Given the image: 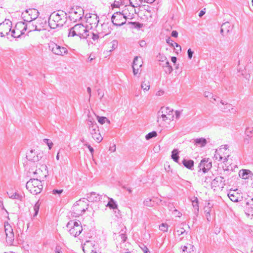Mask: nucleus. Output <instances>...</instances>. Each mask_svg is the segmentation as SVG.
<instances>
[{
  "instance_id": "nucleus-47",
  "label": "nucleus",
  "mask_w": 253,
  "mask_h": 253,
  "mask_svg": "<svg viewBox=\"0 0 253 253\" xmlns=\"http://www.w3.org/2000/svg\"><path fill=\"white\" fill-rule=\"evenodd\" d=\"M43 142L48 145L49 149L50 150L53 145V143L49 139L47 138L44 139Z\"/></svg>"
},
{
  "instance_id": "nucleus-3",
  "label": "nucleus",
  "mask_w": 253,
  "mask_h": 253,
  "mask_svg": "<svg viewBox=\"0 0 253 253\" xmlns=\"http://www.w3.org/2000/svg\"><path fill=\"white\" fill-rule=\"evenodd\" d=\"M84 198L81 199L75 202L72 208V215L78 217L88 209L89 204L84 201Z\"/></svg>"
},
{
  "instance_id": "nucleus-56",
  "label": "nucleus",
  "mask_w": 253,
  "mask_h": 253,
  "mask_svg": "<svg viewBox=\"0 0 253 253\" xmlns=\"http://www.w3.org/2000/svg\"><path fill=\"white\" fill-rule=\"evenodd\" d=\"M252 130H251V128H247L246 129L245 133L247 135V136L250 137H251V134L252 133Z\"/></svg>"
},
{
  "instance_id": "nucleus-64",
  "label": "nucleus",
  "mask_w": 253,
  "mask_h": 253,
  "mask_svg": "<svg viewBox=\"0 0 253 253\" xmlns=\"http://www.w3.org/2000/svg\"><path fill=\"white\" fill-rule=\"evenodd\" d=\"M177 232L178 233L179 235H180L183 234L184 232H185V230H184L183 228H181V229L177 230Z\"/></svg>"
},
{
  "instance_id": "nucleus-12",
  "label": "nucleus",
  "mask_w": 253,
  "mask_h": 253,
  "mask_svg": "<svg viewBox=\"0 0 253 253\" xmlns=\"http://www.w3.org/2000/svg\"><path fill=\"white\" fill-rule=\"evenodd\" d=\"M200 170H202L204 173L207 172L211 168V161L210 159H203L199 165Z\"/></svg>"
},
{
  "instance_id": "nucleus-26",
  "label": "nucleus",
  "mask_w": 253,
  "mask_h": 253,
  "mask_svg": "<svg viewBox=\"0 0 253 253\" xmlns=\"http://www.w3.org/2000/svg\"><path fill=\"white\" fill-rule=\"evenodd\" d=\"M7 194L10 198L12 199H16L21 201H22L24 197L22 194H20L16 192L13 193H9L7 192Z\"/></svg>"
},
{
  "instance_id": "nucleus-45",
  "label": "nucleus",
  "mask_w": 253,
  "mask_h": 253,
  "mask_svg": "<svg viewBox=\"0 0 253 253\" xmlns=\"http://www.w3.org/2000/svg\"><path fill=\"white\" fill-rule=\"evenodd\" d=\"M133 74L135 76L139 77L140 75L141 70L139 68H132Z\"/></svg>"
},
{
  "instance_id": "nucleus-62",
  "label": "nucleus",
  "mask_w": 253,
  "mask_h": 253,
  "mask_svg": "<svg viewBox=\"0 0 253 253\" xmlns=\"http://www.w3.org/2000/svg\"><path fill=\"white\" fill-rule=\"evenodd\" d=\"M140 1V2L141 3L142 1H144L145 2H146V3H153V2H154V1L155 0H139Z\"/></svg>"
},
{
  "instance_id": "nucleus-52",
  "label": "nucleus",
  "mask_w": 253,
  "mask_h": 253,
  "mask_svg": "<svg viewBox=\"0 0 253 253\" xmlns=\"http://www.w3.org/2000/svg\"><path fill=\"white\" fill-rule=\"evenodd\" d=\"M194 52L190 49H188L187 50L188 57L189 59H191L192 57Z\"/></svg>"
},
{
  "instance_id": "nucleus-60",
  "label": "nucleus",
  "mask_w": 253,
  "mask_h": 253,
  "mask_svg": "<svg viewBox=\"0 0 253 253\" xmlns=\"http://www.w3.org/2000/svg\"><path fill=\"white\" fill-rule=\"evenodd\" d=\"M178 32L176 31H172L171 34V36L174 38H177L178 36Z\"/></svg>"
},
{
  "instance_id": "nucleus-4",
  "label": "nucleus",
  "mask_w": 253,
  "mask_h": 253,
  "mask_svg": "<svg viewBox=\"0 0 253 253\" xmlns=\"http://www.w3.org/2000/svg\"><path fill=\"white\" fill-rule=\"evenodd\" d=\"M63 14V11H61L60 13L55 11L52 13L48 19V25L51 29H54L57 27L63 26L65 23L62 18Z\"/></svg>"
},
{
  "instance_id": "nucleus-36",
  "label": "nucleus",
  "mask_w": 253,
  "mask_h": 253,
  "mask_svg": "<svg viewBox=\"0 0 253 253\" xmlns=\"http://www.w3.org/2000/svg\"><path fill=\"white\" fill-rule=\"evenodd\" d=\"M97 119L98 123L101 125L104 124L105 122L109 124L110 123V120L105 117H100L98 116H97Z\"/></svg>"
},
{
  "instance_id": "nucleus-21",
  "label": "nucleus",
  "mask_w": 253,
  "mask_h": 253,
  "mask_svg": "<svg viewBox=\"0 0 253 253\" xmlns=\"http://www.w3.org/2000/svg\"><path fill=\"white\" fill-rule=\"evenodd\" d=\"M169 110V107H161V109L158 112V119L160 118H162L164 121H166L168 120V117L167 116V114H165V112H167V111Z\"/></svg>"
},
{
  "instance_id": "nucleus-40",
  "label": "nucleus",
  "mask_w": 253,
  "mask_h": 253,
  "mask_svg": "<svg viewBox=\"0 0 253 253\" xmlns=\"http://www.w3.org/2000/svg\"><path fill=\"white\" fill-rule=\"evenodd\" d=\"M4 231L5 235H7L8 233H10L11 232H13V229L11 226L7 223L6 224L4 225Z\"/></svg>"
},
{
  "instance_id": "nucleus-25",
  "label": "nucleus",
  "mask_w": 253,
  "mask_h": 253,
  "mask_svg": "<svg viewBox=\"0 0 253 253\" xmlns=\"http://www.w3.org/2000/svg\"><path fill=\"white\" fill-rule=\"evenodd\" d=\"M107 198L109 199V201L106 206L109 207L111 209L117 210L118 211H119V210L118 209V205L114 200L113 198H109V197H107Z\"/></svg>"
},
{
  "instance_id": "nucleus-23",
  "label": "nucleus",
  "mask_w": 253,
  "mask_h": 253,
  "mask_svg": "<svg viewBox=\"0 0 253 253\" xmlns=\"http://www.w3.org/2000/svg\"><path fill=\"white\" fill-rule=\"evenodd\" d=\"M143 64L142 60L140 59V57L135 56L133 59L132 63V68H141Z\"/></svg>"
},
{
  "instance_id": "nucleus-49",
  "label": "nucleus",
  "mask_w": 253,
  "mask_h": 253,
  "mask_svg": "<svg viewBox=\"0 0 253 253\" xmlns=\"http://www.w3.org/2000/svg\"><path fill=\"white\" fill-rule=\"evenodd\" d=\"M173 41L169 37L167 38L166 42L168 43L171 47H174L173 45Z\"/></svg>"
},
{
  "instance_id": "nucleus-19",
  "label": "nucleus",
  "mask_w": 253,
  "mask_h": 253,
  "mask_svg": "<svg viewBox=\"0 0 253 253\" xmlns=\"http://www.w3.org/2000/svg\"><path fill=\"white\" fill-rule=\"evenodd\" d=\"M38 15H37L36 17H34V18H31V20L28 21V20H26V22H28V24H26L24 28L23 29V31H26L27 29H29V32H29H31L32 31H34V29H35V25L36 24H34L33 23H32V21L34 20H35L37 17H38ZM25 21H26V20H24Z\"/></svg>"
},
{
  "instance_id": "nucleus-10",
  "label": "nucleus",
  "mask_w": 253,
  "mask_h": 253,
  "mask_svg": "<svg viewBox=\"0 0 253 253\" xmlns=\"http://www.w3.org/2000/svg\"><path fill=\"white\" fill-rule=\"evenodd\" d=\"M86 23L90 25V28H96L98 24L99 17L96 14L87 13L85 16Z\"/></svg>"
},
{
  "instance_id": "nucleus-53",
  "label": "nucleus",
  "mask_w": 253,
  "mask_h": 253,
  "mask_svg": "<svg viewBox=\"0 0 253 253\" xmlns=\"http://www.w3.org/2000/svg\"><path fill=\"white\" fill-rule=\"evenodd\" d=\"M63 190L62 189H61V190L54 189L52 191V193L54 195H56V194L60 195L63 192Z\"/></svg>"
},
{
  "instance_id": "nucleus-1",
  "label": "nucleus",
  "mask_w": 253,
  "mask_h": 253,
  "mask_svg": "<svg viewBox=\"0 0 253 253\" xmlns=\"http://www.w3.org/2000/svg\"><path fill=\"white\" fill-rule=\"evenodd\" d=\"M75 36H78L81 39H87L89 36V32L82 24H77L69 29L68 37Z\"/></svg>"
},
{
  "instance_id": "nucleus-51",
  "label": "nucleus",
  "mask_w": 253,
  "mask_h": 253,
  "mask_svg": "<svg viewBox=\"0 0 253 253\" xmlns=\"http://www.w3.org/2000/svg\"><path fill=\"white\" fill-rule=\"evenodd\" d=\"M84 145L88 148L90 152L92 154L94 152V149L87 143L84 144Z\"/></svg>"
},
{
  "instance_id": "nucleus-58",
  "label": "nucleus",
  "mask_w": 253,
  "mask_h": 253,
  "mask_svg": "<svg viewBox=\"0 0 253 253\" xmlns=\"http://www.w3.org/2000/svg\"><path fill=\"white\" fill-rule=\"evenodd\" d=\"M237 112L236 109L234 108L232 106L231 108H230V111H229L228 113H230L231 114H233V115L236 114Z\"/></svg>"
},
{
  "instance_id": "nucleus-7",
  "label": "nucleus",
  "mask_w": 253,
  "mask_h": 253,
  "mask_svg": "<svg viewBox=\"0 0 253 253\" xmlns=\"http://www.w3.org/2000/svg\"><path fill=\"white\" fill-rule=\"evenodd\" d=\"M126 16L121 12H116L111 17V21L113 25L121 26L126 23Z\"/></svg>"
},
{
  "instance_id": "nucleus-16",
  "label": "nucleus",
  "mask_w": 253,
  "mask_h": 253,
  "mask_svg": "<svg viewBox=\"0 0 253 253\" xmlns=\"http://www.w3.org/2000/svg\"><path fill=\"white\" fill-rule=\"evenodd\" d=\"M102 195L97 194L94 192H92L87 194L86 199L90 202H98L102 199Z\"/></svg>"
},
{
  "instance_id": "nucleus-20",
  "label": "nucleus",
  "mask_w": 253,
  "mask_h": 253,
  "mask_svg": "<svg viewBox=\"0 0 253 253\" xmlns=\"http://www.w3.org/2000/svg\"><path fill=\"white\" fill-rule=\"evenodd\" d=\"M181 165L182 164L185 168L190 170H193L194 162L192 160H188L186 159H183L182 161Z\"/></svg>"
},
{
  "instance_id": "nucleus-33",
  "label": "nucleus",
  "mask_w": 253,
  "mask_h": 253,
  "mask_svg": "<svg viewBox=\"0 0 253 253\" xmlns=\"http://www.w3.org/2000/svg\"><path fill=\"white\" fill-rule=\"evenodd\" d=\"M24 31L22 30V31L17 30L16 32L15 29H13L11 31V36L14 38H19L24 33Z\"/></svg>"
},
{
  "instance_id": "nucleus-6",
  "label": "nucleus",
  "mask_w": 253,
  "mask_h": 253,
  "mask_svg": "<svg viewBox=\"0 0 253 253\" xmlns=\"http://www.w3.org/2000/svg\"><path fill=\"white\" fill-rule=\"evenodd\" d=\"M69 16L71 21L76 22L77 21L81 20L84 16V10L81 6H76L75 7H71L69 11Z\"/></svg>"
},
{
  "instance_id": "nucleus-30",
  "label": "nucleus",
  "mask_w": 253,
  "mask_h": 253,
  "mask_svg": "<svg viewBox=\"0 0 253 253\" xmlns=\"http://www.w3.org/2000/svg\"><path fill=\"white\" fill-rule=\"evenodd\" d=\"M87 38L91 39L94 42H98L99 39H102L103 38L100 37V34L95 31V32H89V36Z\"/></svg>"
},
{
  "instance_id": "nucleus-24",
  "label": "nucleus",
  "mask_w": 253,
  "mask_h": 253,
  "mask_svg": "<svg viewBox=\"0 0 253 253\" xmlns=\"http://www.w3.org/2000/svg\"><path fill=\"white\" fill-rule=\"evenodd\" d=\"M171 157L173 161L178 163L179 165H181V163L179 162V151L177 149H174L172 151Z\"/></svg>"
},
{
  "instance_id": "nucleus-44",
  "label": "nucleus",
  "mask_w": 253,
  "mask_h": 253,
  "mask_svg": "<svg viewBox=\"0 0 253 253\" xmlns=\"http://www.w3.org/2000/svg\"><path fill=\"white\" fill-rule=\"evenodd\" d=\"M159 229L161 231L167 232L168 230V225L167 223H162L159 226Z\"/></svg>"
},
{
  "instance_id": "nucleus-38",
  "label": "nucleus",
  "mask_w": 253,
  "mask_h": 253,
  "mask_svg": "<svg viewBox=\"0 0 253 253\" xmlns=\"http://www.w3.org/2000/svg\"><path fill=\"white\" fill-rule=\"evenodd\" d=\"M129 24L131 25L133 28L139 29L143 27V24L138 22H130Z\"/></svg>"
},
{
  "instance_id": "nucleus-55",
  "label": "nucleus",
  "mask_w": 253,
  "mask_h": 253,
  "mask_svg": "<svg viewBox=\"0 0 253 253\" xmlns=\"http://www.w3.org/2000/svg\"><path fill=\"white\" fill-rule=\"evenodd\" d=\"M120 237L122 240V242H125L127 238L126 236L124 233H121L120 235Z\"/></svg>"
},
{
  "instance_id": "nucleus-13",
  "label": "nucleus",
  "mask_w": 253,
  "mask_h": 253,
  "mask_svg": "<svg viewBox=\"0 0 253 253\" xmlns=\"http://www.w3.org/2000/svg\"><path fill=\"white\" fill-rule=\"evenodd\" d=\"M12 22L9 20H5L4 22L0 23V31H3L6 35H8L11 31Z\"/></svg>"
},
{
  "instance_id": "nucleus-17",
  "label": "nucleus",
  "mask_w": 253,
  "mask_h": 253,
  "mask_svg": "<svg viewBox=\"0 0 253 253\" xmlns=\"http://www.w3.org/2000/svg\"><path fill=\"white\" fill-rule=\"evenodd\" d=\"M239 175L242 179H247L253 178V173L249 169H242L239 172Z\"/></svg>"
},
{
  "instance_id": "nucleus-50",
  "label": "nucleus",
  "mask_w": 253,
  "mask_h": 253,
  "mask_svg": "<svg viewBox=\"0 0 253 253\" xmlns=\"http://www.w3.org/2000/svg\"><path fill=\"white\" fill-rule=\"evenodd\" d=\"M204 95H205V96L206 97H207V98H208V97H211L212 98H213V100H214V101H215V100H216V99H215V98H213V95H212V93H211L210 92H209V91H206V92H205V93H204Z\"/></svg>"
},
{
  "instance_id": "nucleus-42",
  "label": "nucleus",
  "mask_w": 253,
  "mask_h": 253,
  "mask_svg": "<svg viewBox=\"0 0 253 253\" xmlns=\"http://www.w3.org/2000/svg\"><path fill=\"white\" fill-rule=\"evenodd\" d=\"M40 206V203H39V201H38L34 206V210L35 211V213L34 214V216H36L37 215V214L39 212Z\"/></svg>"
},
{
  "instance_id": "nucleus-39",
  "label": "nucleus",
  "mask_w": 253,
  "mask_h": 253,
  "mask_svg": "<svg viewBox=\"0 0 253 253\" xmlns=\"http://www.w3.org/2000/svg\"><path fill=\"white\" fill-rule=\"evenodd\" d=\"M157 135V132L155 131H151L149 133H148L145 136V138L146 140H149L151 138H154L156 137Z\"/></svg>"
},
{
  "instance_id": "nucleus-22",
  "label": "nucleus",
  "mask_w": 253,
  "mask_h": 253,
  "mask_svg": "<svg viewBox=\"0 0 253 253\" xmlns=\"http://www.w3.org/2000/svg\"><path fill=\"white\" fill-rule=\"evenodd\" d=\"M228 196L229 198V199L234 202H237L239 201V195L235 190H231L228 193Z\"/></svg>"
},
{
  "instance_id": "nucleus-2",
  "label": "nucleus",
  "mask_w": 253,
  "mask_h": 253,
  "mask_svg": "<svg viewBox=\"0 0 253 253\" xmlns=\"http://www.w3.org/2000/svg\"><path fill=\"white\" fill-rule=\"evenodd\" d=\"M26 187L32 194L37 195L41 192L43 186L41 179H39L38 176H36L26 183Z\"/></svg>"
},
{
  "instance_id": "nucleus-27",
  "label": "nucleus",
  "mask_w": 253,
  "mask_h": 253,
  "mask_svg": "<svg viewBox=\"0 0 253 253\" xmlns=\"http://www.w3.org/2000/svg\"><path fill=\"white\" fill-rule=\"evenodd\" d=\"M220 103L224 105V107L221 108V110L224 113H228L229 111H230V108L232 107V105L227 102L220 100Z\"/></svg>"
},
{
  "instance_id": "nucleus-61",
  "label": "nucleus",
  "mask_w": 253,
  "mask_h": 253,
  "mask_svg": "<svg viewBox=\"0 0 253 253\" xmlns=\"http://www.w3.org/2000/svg\"><path fill=\"white\" fill-rule=\"evenodd\" d=\"M181 111L176 110L175 112V117L177 119H179L180 114H181Z\"/></svg>"
},
{
  "instance_id": "nucleus-9",
  "label": "nucleus",
  "mask_w": 253,
  "mask_h": 253,
  "mask_svg": "<svg viewBox=\"0 0 253 253\" xmlns=\"http://www.w3.org/2000/svg\"><path fill=\"white\" fill-rule=\"evenodd\" d=\"M112 29L109 23H103L100 26L96 27V31L100 34V37L104 38L111 33Z\"/></svg>"
},
{
  "instance_id": "nucleus-63",
  "label": "nucleus",
  "mask_w": 253,
  "mask_h": 253,
  "mask_svg": "<svg viewBox=\"0 0 253 253\" xmlns=\"http://www.w3.org/2000/svg\"><path fill=\"white\" fill-rule=\"evenodd\" d=\"M139 45L141 47H145L146 45V43L145 41L142 40L140 41Z\"/></svg>"
},
{
  "instance_id": "nucleus-34",
  "label": "nucleus",
  "mask_w": 253,
  "mask_h": 253,
  "mask_svg": "<svg viewBox=\"0 0 253 253\" xmlns=\"http://www.w3.org/2000/svg\"><path fill=\"white\" fill-rule=\"evenodd\" d=\"M213 158L215 160H218L219 161H223V163H224L227 161V158L220 156L219 153H218V151L217 150L215 152V154H214Z\"/></svg>"
},
{
  "instance_id": "nucleus-57",
  "label": "nucleus",
  "mask_w": 253,
  "mask_h": 253,
  "mask_svg": "<svg viewBox=\"0 0 253 253\" xmlns=\"http://www.w3.org/2000/svg\"><path fill=\"white\" fill-rule=\"evenodd\" d=\"M118 45V42L116 40H114L112 42V50H113L116 48Z\"/></svg>"
},
{
  "instance_id": "nucleus-35",
  "label": "nucleus",
  "mask_w": 253,
  "mask_h": 253,
  "mask_svg": "<svg viewBox=\"0 0 253 253\" xmlns=\"http://www.w3.org/2000/svg\"><path fill=\"white\" fill-rule=\"evenodd\" d=\"M91 136L92 138L97 143L100 142L103 139V137L101 135L100 131L97 132L96 133H94V134L92 135Z\"/></svg>"
},
{
  "instance_id": "nucleus-29",
  "label": "nucleus",
  "mask_w": 253,
  "mask_h": 253,
  "mask_svg": "<svg viewBox=\"0 0 253 253\" xmlns=\"http://www.w3.org/2000/svg\"><path fill=\"white\" fill-rule=\"evenodd\" d=\"M194 246L191 244H189V247L184 246L182 247V253H194Z\"/></svg>"
},
{
  "instance_id": "nucleus-15",
  "label": "nucleus",
  "mask_w": 253,
  "mask_h": 253,
  "mask_svg": "<svg viewBox=\"0 0 253 253\" xmlns=\"http://www.w3.org/2000/svg\"><path fill=\"white\" fill-rule=\"evenodd\" d=\"M42 158L39 154H37L35 150H31L28 153H27L26 158L29 161L36 162L40 160Z\"/></svg>"
},
{
  "instance_id": "nucleus-14",
  "label": "nucleus",
  "mask_w": 253,
  "mask_h": 253,
  "mask_svg": "<svg viewBox=\"0 0 253 253\" xmlns=\"http://www.w3.org/2000/svg\"><path fill=\"white\" fill-rule=\"evenodd\" d=\"M224 179L222 176H217L211 182V188H213L214 190H215L217 187L222 188L225 185L224 183H222L224 181H223Z\"/></svg>"
},
{
  "instance_id": "nucleus-5",
  "label": "nucleus",
  "mask_w": 253,
  "mask_h": 253,
  "mask_svg": "<svg viewBox=\"0 0 253 253\" xmlns=\"http://www.w3.org/2000/svg\"><path fill=\"white\" fill-rule=\"evenodd\" d=\"M70 234L74 237L78 236L83 231L80 221L70 220L66 225Z\"/></svg>"
},
{
  "instance_id": "nucleus-11",
  "label": "nucleus",
  "mask_w": 253,
  "mask_h": 253,
  "mask_svg": "<svg viewBox=\"0 0 253 253\" xmlns=\"http://www.w3.org/2000/svg\"><path fill=\"white\" fill-rule=\"evenodd\" d=\"M86 122L88 131L91 135L96 133L97 132L100 131L98 126L93 119L88 117V119L86 120Z\"/></svg>"
},
{
  "instance_id": "nucleus-43",
  "label": "nucleus",
  "mask_w": 253,
  "mask_h": 253,
  "mask_svg": "<svg viewBox=\"0 0 253 253\" xmlns=\"http://www.w3.org/2000/svg\"><path fill=\"white\" fill-rule=\"evenodd\" d=\"M139 247L141 248V249L142 250V251L144 252V253H151L149 250L148 249V248L145 246L144 244L141 243L139 245Z\"/></svg>"
},
{
  "instance_id": "nucleus-54",
  "label": "nucleus",
  "mask_w": 253,
  "mask_h": 253,
  "mask_svg": "<svg viewBox=\"0 0 253 253\" xmlns=\"http://www.w3.org/2000/svg\"><path fill=\"white\" fill-rule=\"evenodd\" d=\"M55 253H62V248L60 246H56L55 249Z\"/></svg>"
},
{
  "instance_id": "nucleus-8",
  "label": "nucleus",
  "mask_w": 253,
  "mask_h": 253,
  "mask_svg": "<svg viewBox=\"0 0 253 253\" xmlns=\"http://www.w3.org/2000/svg\"><path fill=\"white\" fill-rule=\"evenodd\" d=\"M49 48L54 54L58 55H63L68 53V50L66 47L53 42L49 44Z\"/></svg>"
},
{
  "instance_id": "nucleus-31",
  "label": "nucleus",
  "mask_w": 253,
  "mask_h": 253,
  "mask_svg": "<svg viewBox=\"0 0 253 253\" xmlns=\"http://www.w3.org/2000/svg\"><path fill=\"white\" fill-rule=\"evenodd\" d=\"M6 240L8 244L10 245L13 244V241L14 240V235L13 231L6 235Z\"/></svg>"
},
{
  "instance_id": "nucleus-59",
  "label": "nucleus",
  "mask_w": 253,
  "mask_h": 253,
  "mask_svg": "<svg viewBox=\"0 0 253 253\" xmlns=\"http://www.w3.org/2000/svg\"><path fill=\"white\" fill-rule=\"evenodd\" d=\"M120 2L122 5H126L128 2H130V0H120Z\"/></svg>"
},
{
  "instance_id": "nucleus-41",
  "label": "nucleus",
  "mask_w": 253,
  "mask_h": 253,
  "mask_svg": "<svg viewBox=\"0 0 253 253\" xmlns=\"http://www.w3.org/2000/svg\"><path fill=\"white\" fill-rule=\"evenodd\" d=\"M192 206L194 208L195 210L197 211H199V203L197 197L195 198V199L192 201Z\"/></svg>"
},
{
  "instance_id": "nucleus-48",
  "label": "nucleus",
  "mask_w": 253,
  "mask_h": 253,
  "mask_svg": "<svg viewBox=\"0 0 253 253\" xmlns=\"http://www.w3.org/2000/svg\"><path fill=\"white\" fill-rule=\"evenodd\" d=\"M122 5L121 2H120V1H117V0H115L114 3L111 5V6L112 7V8H119L120 7V6Z\"/></svg>"
},
{
  "instance_id": "nucleus-32",
  "label": "nucleus",
  "mask_w": 253,
  "mask_h": 253,
  "mask_svg": "<svg viewBox=\"0 0 253 253\" xmlns=\"http://www.w3.org/2000/svg\"><path fill=\"white\" fill-rule=\"evenodd\" d=\"M195 144L199 145L201 147L205 146L207 144V140L204 138H197L194 140Z\"/></svg>"
},
{
  "instance_id": "nucleus-28",
  "label": "nucleus",
  "mask_w": 253,
  "mask_h": 253,
  "mask_svg": "<svg viewBox=\"0 0 253 253\" xmlns=\"http://www.w3.org/2000/svg\"><path fill=\"white\" fill-rule=\"evenodd\" d=\"M163 67L165 72L167 74H170L172 71V68L171 66L170 65L169 63L168 60H167L165 63H163L162 65Z\"/></svg>"
},
{
  "instance_id": "nucleus-18",
  "label": "nucleus",
  "mask_w": 253,
  "mask_h": 253,
  "mask_svg": "<svg viewBox=\"0 0 253 253\" xmlns=\"http://www.w3.org/2000/svg\"><path fill=\"white\" fill-rule=\"evenodd\" d=\"M232 29L231 24L228 22L223 23L221 26L220 33L222 35L228 33Z\"/></svg>"
},
{
  "instance_id": "nucleus-46",
  "label": "nucleus",
  "mask_w": 253,
  "mask_h": 253,
  "mask_svg": "<svg viewBox=\"0 0 253 253\" xmlns=\"http://www.w3.org/2000/svg\"><path fill=\"white\" fill-rule=\"evenodd\" d=\"M141 88L144 90H148L150 88V84L149 83H145L144 82H142L141 84Z\"/></svg>"
},
{
  "instance_id": "nucleus-37",
  "label": "nucleus",
  "mask_w": 253,
  "mask_h": 253,
  "mask_svg": "<svg viewBox=\"0 0 253 253\" xmlns=\"http://www.w3.org/2000/svg\"><path fill=\"white\" fill-rule=\"evenodd\" d=\"M143 204L147 207H152L155 205V203L151 199H147L144 201Z\"/></svg>"
}]
</instances>
